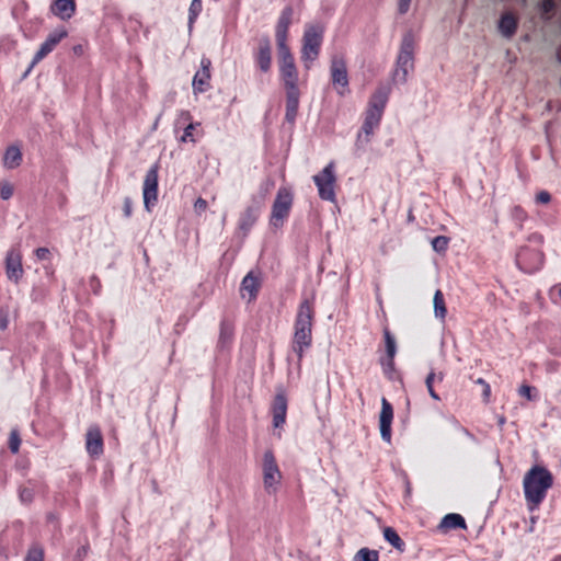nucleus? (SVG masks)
Returning a JSON list of instances; mask_svg holds the SVG:
<instances>
[{
  "mask_svg": "<svg viewBox=\"0 0 561 561\" xmlns=\"http://www.w3.org/2000/svg\"><path fill=\"white\" fill-rule=\"evenodd\" d=\"M389 96V88L382 87L371 95L362 128L356 135L355 148L363 151L378 128Z\"/></svg>",
  "mask_w": 561,
  "mask_h": 561,
  "instance_id": "1",
  "label": "nucleus"
},
{
  "mask_svg": "<svg viewBox=\"0 0 561 561\" xmlns=\"http://www.w3.org/2000/svg\"><path fill=\"white\" fill-rule=\"evenodd\" d=\"M553 485V476L542 466H533L524 476L523 491L527 508L538 510Z\"/></svg>",
  "mask_w": 561,
  "mask_h": 561,
  "instance_id": "2",
  "label": "nucleus"
},
{
  "mask_svg": "<svg viewBox=\"0 0 561 561\" xmlns=\"http://www.w3.org/2000/svg\"><path fill=\"white\" fill-rule=\"evenodd\" d=\"M313 310L308 300H304L298 309L295 321L294 351L301 358L311 345Z\"/></svg>",
  "mask_w": 561,
  "mask_h": 561,
  "instance_id": "3",
  "label": "nucleus"
},
{
  "mask_svg": "<svg viewBox=\"0 0 561 561\" xmlns=\"http://www.w3.org/2000/svg\"><path fill=\"white\" fill-rule=\"evenodd\" d=\"M324 26L321 24H309L306 26L302 36L301 60L307 69L319 57L323 39Z\"/></svg>",
  "mask_w": 561,
  "mask_h": 561,
  "instance_id": "4",
  "label": "nucleus"
},
{
  "mask_svg": "<svg viewBox=\"0 0 561 561\" xmlns=\"http://www.w3.org/2000/svg\"><path fill=\"white\" fill-rule=\"evenodd\" d=\"M414 66V39L411 34L404 35L402 38L400 53L397 59V69L394 71V78L401 82H405L409 72Z\"/></svg>",
  "mask_w": 561,
  "mask_h": 561,
  "instance_id": "5",
  "label": "nucleus"
},
{
  "mask_svg": "<svg viewBox=\"0 0 561 561\" xmlns=\"http://www.w3.org/2000/svg\"><path fill=\"white\" fill-rule=\"evenodd\" d=\"M263 484L267 493H275L282 482V472L272 450H265L262 461Z\"/></svg>",
  "mask_w": 561,
  "mask_h": 561,
  "instance_id": "6",
  "label": "nucleus"
},
{
  "mask_svg": "<svg viewBox=\"0 0 561 561\" xmlns=\"http://www.w3.org/2000/svg\"><path fill=\"white\" fill-rule=\"evenodd\" d=\"M293 205V194L289 188L280 187L272 207L271 224L279 228L288 216Z\"/></svg>",
  "mask_w": 561,
  "mask_h": 561,
  "instance_id": "7",
  "label": "nucleus"
},
{
  "mask_svg": "<svg viewBox=\"0 0 561 561\" xmlns=\"http://www.w3.org/2000/svg\"><path fill=\"white\" fill-rule=\"evenodd\" d=\"M320 198L335 202L334 163L330 162L319 174L313 176Z\"/></svg>",
  "mask_w": 561,
  "mask_h": 561,
  "instance_id": "8",
  "label": "nucleus"
},
{
  "mask_svg": "<svg viewBox=\"0 0 561 561\" xmlns=\"http://www.w3.org/2000/svg\"><path fill=\"white\" fill-rule=\"evenodd\" d=\"M68 33L65 28L55 30L51 32L46 39L41 45L39 49L36 51V54L33 57V60L28 68L26 69L25 73L23 75V78L27 77L32 69L49 53H51L55 47L67 37Z\"/></svg>",
  "mask_w": 561,
  "mask_h": 561,
  "instance_id": "9",
  "label": "nucleus"
},
{
  "mask_svg": "<svg viewBox=\"0 0 561 561\" xmlns=\"http://www.w3.org/2000/svg\"><path fill=\"white\" fill-rule=\"evenodd\" d=\"M331 79L340 95L348 92V76L346 62L343 57H333L330 66Z\"/></svg>",
  "mask_w": 561,
  "mask_h": 561,
  "instance_id": "10",
  "label": "nucleus"
},
{
  "mask_svg": "<svg viewBox=\"0 0 561 561\" xmlns=\"http://www.w3.org/2000/svg\"><path fill=\"white\" fill-rule=\"evenodd\" d=\"M278 64L286 90L298 89V71L291 53L278 55Z\"/></svg>",
  "mask_w": 561,
  "mask_h": 561,
  "instance_id": "11",
  "label": "nucleus"
},
{
  "mask_svg": "<svg viewBox=\"0 0 561 561\" xmlns=\"http://www.w3.org/2000/svg\"><path fill=\"white\" fill-rule=\"evenodd\" d=\"M142 198L145 208L150 211L158 201V165H152L144 180Z\"/></svg>",
  "mask_w": 561,
  "mask_h": 561,
  "instance_id": "12",
  "label": "nucleus"
},
{
  "mask_svg": "<svg viewBox=\"0 0 561 561\" xmlns=\"http://www.w3.org/2000/svg\"><path fill=\"white\" fill-rule=\"evenodd\" d=\"M22 256L19 251L10 250L5 256V275L9 280L15 284L20 282L23 276Z\"/></svg>",
  "mask_w": 561,
  "mask_h": 561,
  "instance_id": "13",
  "label": "nucleus"
},
{
  "mask_svg": "<svg viewBox=\"0 0 561 561\" xmlns=\"http://www.w3.org/2000/svg\"><path fill=\"white\" fill-rule=\"evenodd\" d=\"M210 66L211 61L208 58H202L201 69L195 73L192 81L193 92L195 94L203 93L209 88L210 83Z\"/></svg>",
  "mask_w": 561,
  "mask_h": 561,
  "instance_id": "14",
  "label": "nucleus"
},
{
  "mask_svg": "<svg viewBox=\"0 0 561 561\" xmlns=\"http://www.w3.org/2000/svg\"><path fill=\"white\" fill-rule=\"evenodd\" d=\"M393 420V409L386 398L381 399V411L379 414V430L381 438L386 443L391 442V424Z\"/></svg>",
  "mask_w": 561,
  "mask_h": 561,
  "instance_id": "15",
  "label": "nucleus"
},
{
  "mask_svg": "<svg viewBox=\"0 0 561 561\" xmlns=\"http://www.w3.org/2000/svg\"><path fill=\"white\" fill-rule=\"evenodd\" d=\"M273 426L275 428L280 427L286 420L287 413V399L284 392H278L275 396L273 408Z\"/></svg>",
  "mask_w": 561,
  "mask_h": 561,
  "instance_id": "16",
  "label": "nucleus"
},
{
  "mask_svg": "<svg viewBox=\"0 0 561 561\" xmlns=\"http://www.w3.org/2000/svg\"><path fill=\"white\" fill-rule=\"evenodd\" d=\"M259 288L260 282L257 277L252 273L247 274L242 279L240 288L242 298L247 299L249 302L253 301L256 298Z\"/></svg>",
  "mask_w": 561,
  "mask_h": 561,
  "instance_id": "17",
  "label": "nucleus"
},
{
  "mask_svg": "<svg viewBox=\"0 0 561 561\" xmlns=\"http://www.w3.org/2000/svg\"><path fill=\"white\" fill-rule=\"evenodd\" d=\"M87 450L91 456H100L103 451V439L98 427L89 428L87 433Z\"/></svg>",
  "mask_w": 561,
  "mask_h": 561,
  "instance_id": "18",
  "label": "nucleus"
},
{
  "mask_svg": "<svg viewBox=\"0 0 561 561\" xmlns=\"http://www.w3.org/2000/svg\"><path fill=\"white\" fill-rule=\"evenodd\" d=\"M256 61L263 72L270 71L272 66V49L267 37L263 38L260 43Z\"/></svg>",
  "mask_w": 561,
  "mask_h": 561,
  "instance_id": "19",
  "label": "nucleus"
},
{
  "mask_svg": "<svg viewBox=\"0 0 561 561\" xmlns=\"http://www.w3.org/2000/svg\"><path fill=\"white\" fill-rule=\"evenodd\" d=\"M22 163V151L18 145H11L7 147L3 158L2 164L8 170H14L19 168Z\"/></svg>",
  "mask_w": 561,
  "mask_h": 561,
  "instance_id": "20",
  "label": "nucleus"
},
{
  "mask_svg": "<svg viewBox=\"0 0 561 561\" xmlns=\"http://www.w3.org/2000/svg\"><path fill=\"white\" fill-rule=\"evenodd\" d=\"M51 11L59 19L64 21L69 20L76 11L75 0H56Z\"/></svg>",
  "mask_w": 561,
  "mask_h": 561,
  "instance_id": "21",
  "label": "nucleus"
},
{
  "mask_svg": "<svg viewBox=\"0 0 561 561\" xmlns=\"http://www.w3.org/2000/svg\"><path fill=\"white\" fill-rule=\"evenodd\" d=\"M286 119L290 123H294L299 105V90H286Z\"/></svg>",
  "mask_w": 561,
  "mask_h": 561,
  "instance_id": "22",
  "label": "nucleus"
},
{
  "mask_svg": "<svg viewBox=\"0 0 561 561\" xmlns=\"http://www.w3.org/2000/svg\"><path fill=\"white\" fill-rule=\"evenodd\" d=\"M517 22L511 13L502 15L499 22V32L502 34V36L511 38L515 34Z\"/></svg>",
  "mask_w": 561,
  "mask_h": 561,
  "instance_id": "23",
  "label": "nucleus"
},
{
  "mask_svg": "<svg viewBox=\"0 0 561 561\" xmlns=\"http://www.w3.org/2000/svg\"><path fill=\"white\" fill-rule=\"evenodd\" d=\"M439 526L446 529L465 528L466 522L461 515L450 513L443 517Z\"/></svg>",
  "mask_w": 561,
  "mask_h": 561,
  "instance_id": "24",
  "label": "nucleus"
},
{
  "mask_svg": "<svg viewBox=\"0 0 561 561\" xmlns=\"http://www.w3.org/2000/svg\"><path fill=\"white\" fill-rule=\"evenodd\" d=\"M434 314L442 321L445 320L447 314V308L445 305L444 296L440 290H436L433 297Z\"/></svg>",
  "mask_w": 561,
  "mask_h": 561,
  "instance_id": "25",
  "label": "nucleus"
},
{
  "mask_svg": "<svg viewBox=\"0 0 561 561\" xmlns=\"http://www.w3.org/2000/svg\"><path fill=\"white\" fill-rule=\"evenodd\" d=\"M383 538L398 551L404 550V542L392 527H386L383 529Z\"/></svg>",
  "mask_w": 561,
  "mask_h": 561,
  "instance_id": "26",
  "label": "nucleus"
},
{
  "mask_svg": "<svg viewBox=\"0 0 561 561\" xmlns=\"http://www.w3.org/2000/svg\"><path fill=\"white\" fill-rule=\"evenodd\" d=\"M383 336H385V344H386V353H387V356L390 358V368H392L393 367V358L397 353L396 340L388 330L383 331Z\"/></svg>",
  "mask_w": 561,
  "mask_h": 561,
  "instance_id": "27",
  "label": "nucleus"
},
{
  "mask_svg": "<svg viewBox=\"0 0 561 561\" xmlns=\"http://www.w3.org/2000/svg\"><path fill=\"white\" fill-rule=\"evenodd\" d=\"M287 33L288 31H276V44L278 55L290 53L289 47L287 46Z\"/></svg>",
  "mask_w": 561,
  "mask_h": 561,
  "instance_id": "28",
  "label": "nucleus"
},
{
  "mask_svg": "<svg viewBox=\"0 0 561 561\" xmlns=\"http://www.w3.org/2000/svg\"><path fill=\"white\" fill-rule=\"evenodd\" d=\"M291 14H293V11L290 8H286L282 12V14L278 19L277 25H276V31H288L290 22H291Z\"/></svg>",
  "mask_w": 561,
  "mask_h": 561,
  "instance_id": "29",
  "label": "nucleus"
},
{
  "mask_svg": "<svg viewBox=\"0 0 561 561\" xmlns=\"http://www.w3.org/2000/svg\"><path fill=\"white\" fill-rule=\"evenodd\" d=\"M354 561H378V552L367 548H362L355 554Z\"/></svg>",
  "mask_w": 561,
  "mask_h": 561,
  "instance_id": "30",
  "label": "nucleus"
},
{
  "mask_svg": "<svg viewBox=\"0 0 561 561\" xmlns=\"http://www.w3.org/2000/svg\"><path fill=\"white\" fill-rule=\"evenodd\" d=\"M20 445H21V438H20L19 431L13 428L10 432V437H9V447H10V450L12 451V454L19 453Z\"/></svg>",
  "mask_w": 561,
  "mask_h": 561,
  "instance_id": "31",
  "label": "nucleus"
},
{
  "mask_svg": "<svg viewBox=\"0 0 561 561\" xmlns=\"http://www.w3.org/2000/svg\"><path fill=\"white\" fill-rule=\"evenodd\" d=\"M202 11V0H192L190 5L188 24L190 26L194 23L196 18Z\"/></svg>",
  "mask_w": 561,
  "mask_h": 561,
  "instance_id": "32",
  "label": "nucleus"
},
{
  "mask_svg": "<svg viewBox=\"0 0 561 561\" xmlns=\"http://www.w3.org/2000/svg\"><path fill=\"white\" fill-rule=\"evenodd\" d=\"M14 187L13 185L8 181H2L0 183V197L3 201H8L13 196Z\"/></svg>",
  "mask_w": 561,
  "mask_h": 561,
  "instance_id": "33",
  "label": "nucleus"
},
{
  "mask_svg": "<svg viewBox=\"0 0 561 561\" xmlns=\"http://www.w3.org/2000/svg\"><path fill=\"white\" fill-rule=\"evenodd\" d=\"M448 245V238L444 236L435 237L432 241V247L436 252H445Z\"/></svg>",
  "mask_w": 561,
  "mask_h": 561,
  "instance_id": "34",
  "label": "nucleus"
},
{
  "mask_svg": "<svg viewBox=\"0 0 561 561\" xmlns=\"http://www.w3.org/2000/svg\"><path fill=\"white\" fill-rule=\"evenodd\" d=\"M435 377H436V375H435L434 370H431L425 379V385H426V388H427V391H428V394L431 396V398L438 401L439 397L435 392L434 387H433Z\"/></svg>",
  "mask_w": 561,
  "mask_h": 561,
  "instance_id": "35",
  "label": "nucleus"
},
{
  "mask_svg": "<svg viewBox=\"0 0 561 561\" xmlns=\"http://www.w3.org/2000/svg\"><path fill=\"white\" fill-rule=\"evenodd\" d=\"M25 561H44V552L41 548H31L25 557Z\"/></svg>",
  "mask_w": 561,
  "mask_h": 561,
  "instance_id": "36",
  "label": "nucleus"
},
{
  "mask_svg": "<svg viewBox=\"0 0 561 561\" xmlns=\"http://www.w3.org/2000/svg\"><path fill=\"white\" fill-rule=\"evenodd\" d=\"M198 124H194V123H190L185 128H184V134L182 135L181 137V142H187V141H191V142H195V139L193 137V130L195 129V127L197 126Z\"/></svg>",
  "mask_w": 561,
  "mask_h": 561,
  "instance_id": "37",
  "label": "nucleus"
},
{
  "mask_svg": "<svg viewBox=\"0 0 561 561\" xmlns=\"http://www.w3.org/2000/svg\"><path fill=\"white\" fill-rule=\"evenodd\" d=\"M35 255L38 260L44 261L49 259L50 252L47 248H38L35 250Z\"/></svg>",
  "mask_w": 561,
  "mask_h": 561,
  "instance_id": "38",
  "label": "nucleus"
},
{
  "mask_svg": "<svg viewBox=\"0 0 561 561\" xmlns=\"http://www.w3.org/2000/svg\"><path fill=\"white\" fill-rule=\"evenodd\" d=\"M411 1L412 0H399L398 1V11L400 14H405L409 11Z\"/></svg>",
  "mask_w": 561,
  "mask_h": 561,
  "instance_id": "39",
  "label": "nucleus"
},
{
  "mask_svg": "<svg viewBox=\"0 0 561 561\" xmlns=\"http://www.w3.org/2000/svg\"><path fill=\"white\" fill-rule=\"evenodd\" d=\"M550 199L551 196L547 191H541L536 195V201L540 204H548Z\"/></svg>",
  "mask_w": 561,
  "mask_h": 561,
  "instance_id": "40",
  "label": "nucleus"
},
{
  "mask_svg": "<svg viewBox=\"0 0 561 561\" xmlns=\"http://www.w3.org/2000/svg\"><path fill=\"white\" fill-rule=\"evenodd\" d=\"M207 208V202L204 198H197L194 203V209L197 213H203Z\"/></svg>",
  "mask_w": 561,
  "mask_h": 561,
  "instance_id": "41",
  "label": "nucleus"
},
{
  "mask_svg": "<svg viewBox=\"0 0 561 561\" xmlns=\"http://www.w3.org/2000/svg\"><path fill=\"white\" fill-rule=\"evenodd\" d=\"M531 387L527 386V385H523L520 386L518 392L520 396L525 397L526 399L528 400H531L533 397H531Z\"/></svg>",
  "mask_w": 561,
  "mask_h": 561,
  "instance_id": "42",
  "label": "nucleus"
},
{
  "mask_svg": "<svg viewBox=\"0 0 561 561\" xmlns=\"http://www.w3.org/2000/svg\"><path fill=\"white\" fill-rule=\"evenodd\" d=\"M477 382H478L479 385L484 386L483 394H484V397H485V398H489V397H490V393H491V389H490L489 383H488L484 379H482V378H479V379L477 380Z\"/></svg>",
  "mask_w": 561,
  "mask_h": 561,
  "instance_id": "43",
  "label": "nucleus"
},
{
  "mask_svg": "<svg viewBox=\"0 0 561 561\" xmlns=\"http://www.w3.org/2000/svg\"><path fill=\"white\" fill-rule=\"evenodd\" d=\"M9 324V319L7 313H0V329L5 330Z\"/></svg>",
  "mask_w": 561,
  "mask_h": 561,
  "instance_id": "44",
  "label": "nucleus"
},
{
  "mask_svg": "<svg viewBox=\"0 0 561 561\" xmlns=\"http://www.w3.org/2000/svg\"><path fill=\"white\" fill-rule=\"evenodd\" d=\"M20 496H21V499H22L23 501H31V499H32V493H31V491H28V490H23V491L21 492Z\"/></svg>",
  "mask_w": 561,
  "mask_h": 561,
  "instance_id": "45",
  "label": "nucleus"
},
{
  "mask_svg": "<svg viewBox=\"0 0 561 561\" xmlns=\"http://www.w3.org/2000/svg\"><path fill=\"white\" fill-rule=\"evenodd\" d=\"M72 51L77 55V56H81L83 54V46L82 45H75L72 47Z\"/></svg>",
  "mask_w": 561,
  "mask_h": 561,
  "instance_id": "46",
  "label": "nucleus"
},
{
  "mask_svg": "<svg viewBox=\"0 0 561 561\" xmlns=\"http://www.w3.org/2000/svg\"><path fill=\"white\" fill-rule=\"evenodd\" d=\"M124 211H125L126 216H130V214H131V205L128 199L125 201Z\"/></svg>",
  "mask_w": 561,
  "mask_h": 561,
  "instance_id": "47",
  "label": "nucleus"
},
{
  "mask_svg": "<svg viewBox=\"0 0 561 561\" xmlns=\"http://www.w3.org/2000/svg\"><path fill=\"white\" fill-rule=\"evenodd\" d=\"M552 7H553V2L551 0L543 1V9H545V11L551 10Z\"/></svg>",
  "mask_w": 561,
  "mask_h": 561,
  "instance_id": "48",
  "label": "nucleus"
},
{
  "mask_svg": "<svg viewBox=\"0 0 561 561\" xmlns=\"http://www.w3.org/2000/svg\"><path fill=\"white\" fill-rule=\"evenodd\" d=\"M383 365H385V367H386V369H387V370H389V371H392V370H393V367H392V368H390V358H389V357H388L387 363H386V364H383Z\"/></svg>",
  "mask_w": 561,
  "mask_h": 561,
  "instance_id": "49",
  "label": "nucleus"
},
{
  "mask_svg": "<svg viewBox=\"0 0 561 561\" xmlns=\"http://www.w3.org/2000/svg\"><path fill=\"white\" fill-rule=\"evenodd\" d=\"M181 115H182V116H184L186 119H190V118H191V116H190V113H188V112H183Z\"/></svg>",
  "mask_w": 561,
  "mask_h": 561,
  "instance_id": "50",
  "label": "nucleus"
},
{
  "mask_svg": "<svg viewBox=\"0 0 561 561\" xmlns=\"http://www.w3.org/2000/svg\"><path fill=\"white\" fill-rule=\"evenodd\" d=\"M410 491H411V488H410V483L408 482L407 483V492L410 493Z\"/></svg>",
  "mask_w": 561,
  "mask_h": 561,
  "instance_id": "51",
  "label": "nucleus"
},
{
  "mask_svg": "<svg viewBox=\"0 0 561 561\" xmlns=\"http://www.w3.org/2000/svg\"><path fill=\"white\" fill-rule=\"evenodd\" d=\"M551 561H561V556L556 557V558H554L553 560H551Z\"/></svg>",
  "mask_w": 561,
  "mask_h": 561,
  "instance_id": "52",
  "label": "nucleus"
},
{
  "mask_svg": "<svg viewBox=\"0 0 561 561\" xmlns=\"http://www.w3.org/2000/svg\"><path fill=\"white\" fill-rule=\"evenodd\" d=\"M438 378H439V380H443V379H444V374H442V373H440V374L438 375Z\"/></svg>",
  "mask_w": 561,
  "mask_h": 561,
  "instance_id": "53",
  "label": "nucleus"
},
{
  "mask_svg": "<svg viewBox=\"0 0 561 561\" xmlns=\"http://www.w3.org/2000/svg\"><path fill=\"white\" fill-rule=\"evenodd\" d=\"M560 296H561V288H560Z\"/></svg>",
  "mask_w": 561,
  "mask_h": 561,
  "instance_id": "54",
  "label": "nucleus"
}]
</instances>
